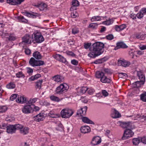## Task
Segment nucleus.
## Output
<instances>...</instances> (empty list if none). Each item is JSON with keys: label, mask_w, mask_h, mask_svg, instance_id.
I'll return each instance as SVG.
<instances>
[{"label": "nucleus", "mask_w": 146, "mask_h": 146, "mask_svg": "<svg viewBox=\"0 0 146 146\" xmlns=\"http://www.w3.org/2000/svg\"><path fill=\"white\" fill-rule=\"evenodd\" d=\"M104 46V44L101 42L94 43L90 48V52L88 54V56L91 58H95L100 55L103 52L102 49Z\"/></svg>", "instance_id": "obj_1"}, {"label": "nucleus", "mask_w": 146, "mask_h": 146, "mask_svg": "<svg viewBox=\"0 0 146 146\" xmlns=\"http://www.w3.org/2000/svg\"><path fill=\"white\" fill-rule=\"evenodd\" d=\"M69 86L66 84H61L56 89V92L57 94H62L67 91Z\"/></svg>", "instance_id": "obj_2"}, {"label": "nucleus", "mask_w": 146, "mask_h": 146, "mask_svg": "<svg viewBox=\"0 0 146 146\" xmlns=\"http://www.w3.org/2000/svg\"><path fill=\"white\" fill-rule=\"evenodd\" d=\"M73 113V111L71 109H64L61 111L60 114L62 118H67L71 116Z\"/></svg>", "instance_id": "obj_3"}, {"label": "nucleus", "mask_w": 146, "mask_h": 146, "mask_svg": "<svg viewBox=\"0 0 146 146\" xmlns=\"http://www.w3.org/2000/svg\"><path fill=\"white\" fill-rule=\"evenodd\" d=\"M130 128L126 129L124 131V133L121 139L125 140L133 136L134 133Z\"/></svg>", "instance_id": "obj_4"}, {"label": "nucleus", "mask_w": 146, "mask_h": 146, "mask_svg": "<svg viewBox=\"0 0 146 146\" xmlns=\"http://www.w3.org/2000/svg\"><path fill=\"white\" fill-rule=\"evenodd\" d=\"M44 62L43 61L36 60L33 57L31 58L29 61V64L33 67L42 66L44 64Z\"/></svg>", "instance_id": "obj_5"}, {"label": "nucleus", "mask_w": 146, "mask_h": 146, "mask_svg": "<svg viewBox=\"0 0 146 146\" xmlns=\"http://www.w3.org/2000/svg\"><path fill=\"white\" fill-rule=\"evenodd\" d=\"M34 36L35 40H33L32 42L34 43L35 42L40 43L44 40V38L40 33H37L34 34Z\"/></svg>", "instance_id": "obj_6"}, {"label": "nucleus", "mask_w": 146, "mask_h": 146, "mask_svg": "<svg viewBox=\"0 0 146 146\" xmlns=\"http://www.w3.org/2000/svg\"><path fill=\"white\" fill-rule=\"evenodd\" d=\"M120 126L123 128L133 129L135 128V126L130 121L121 122L120 124Z\"/></svg>", "instance_id": "obj_7"}, {"label": "nucleus", "mask_w": 146, "mask_h": 146, "mask_svg": "<svg viewBox=\"0 0 146 146\" xmlns=\"http://www.w3.org/2000/svg\"><path fill=\"white\" fill-rule=\"evenodd\" d=\"M33 107L31 105L28 104L25 106L23 108L22 111L25 114L32 113L33 111Z\"/></svg>", "instance_id": "obj_8"}, {"label": "nucleus", "mask_w": 146, "mask_h": 146, "mask_svg": "<svg viewBox=\"0 0 146 146\" xmlns=\"http://www.w3.org/2000/svg\"><path fill=\"white\" fill-rule=\"evenodd\" d=\"M101 139L99 136H96L93 137L91 143L93 145H97L101 142Z\"/></svg>", "instance_id": "obj_9"}, {"label": "nucleus", "mask_w": 146, "mask_h": 146, "mask_svg": "<svg viewBox=\"0 0 146 146\" xmlns=\"http://www.w3.org/2000/svg\"><path fill=\"white\" fill-rule=\"evenodd\" d=\"M87 109V106H84L83 108H81L80 110H78L77 112L76 116H82L84 115L86 113V112Z\"/></svg>", "instance_id": "obj_10"}, {"label": "nucleus", "mask_w": 146, "mask_h": 146, "mask_svg": "<svg viewBox=\"0 0 146 146\" xmlns=\"http://www.w3.org/2000/svg\"><path fill=\"white\" fill-rule=\"evenodd\" d=\"M130 64V63L129 62L127 61L124 59L122 60L119 59L118 61V65L123 67H125L128 66Z\"/></svg>", "instance_id": "obj_11"}, {"label": "nucleus", "mask_w": 146, "mask_h": 146, "mask_svg": "<svg viewBox=\"0 0 146 146\" xmlns=\"http://www.w3.org/2000/svg\"><path fill=\"white\" fill-rule=\"evenodd\" d=\"M53 57L56 60L60 62H62L63 63H65L66 62V59L63 56L60 54H56Z\"/></svg>", "instance_id": "obj_12"}, {"label": "nucleus", "mask_w": 146, "mask_h": 146, "mask_svg": "<svg viewBox=\"0 0 146 146\" xmlns=\"http://www.w3.org/2000/svg\"><path fill=\"white\" fill-rule=\"evenodd\" d=\"M80 130L82 133H86L90 132L91 129L89 126L85 125L82 127L80 128Z\"/></svg>", "instance_id": "obj_13"}, {"label": "nucleus", "mask_w": 146, "mask_h": 146, "mask_svg": "<svg viewBox=\"0 0 146 146\" xmlns=\"http://www.w3.org/2000/svg\"><path fill=\"white\" fill-rule=\"evenodd\" d=\"M16 102L20 103H27L26 100V98L23 96L18 95Z\"/></svg>", "instance_id": "obj_14"}, {"label": "nucleus", "mask_w": 146, "mask_h": 146, "mask_svg": "<svg viewBox=\"0 0 146 146\" xmlns=\"http://www.w3.org/2000/svg\"><path fill=\"white\" fill-rule=\"evenodd\" d=\"M30 38V35L28 34H26L22 38L23 41L22 43H29L31 44V41H29Z\"/></svg>", "instance_id": "obj_15"}, {"label": "nucleus", "mask_w": 146, "mask_h": 146, "mask_svg": "<svg viewBox=\"0 0 146 146\" xmlns=\"http://www.w3.org/2000/svg\"><path fill=\"white\" fill-rule=\"evenodd\" d=\"M14 125H9L7 126V131L8 133H13L15 131Z\"/></svg>", "instance_id": "obj_16"}, {"label": "nucleus", "mask_w": 146, "mask_h": 146, "mask_svg": "<svg viewBox=\"0 0 146 146\" xmlns=\"http://www.w3.org/2000/svg\"><path fill=\"white\" fill-rule=\"evenodd\" d=\"M127 47V46L123 42H120L117 43V46L114 49L116 50L120 48H125Z\"/></svg>", "instance_id": "obj_17"}, {"label": "nucleus", "mask_w": 146, "mask_h": 146, "mask_svg": "<svg viewBox=\"0 0 146 146\" xmlns=\"http://www.w3.org/2000/svg\"><path fill=\"white\" fill-rule=\"evenodd\" d=\"M43 115L40 113L34 117V119L36 121L39 122L43 120Z\"/></svg>", "instance_id": "obj_18"}, {"label": "nucleus", "mask_w": 146, "mask_h": 146, "mask_svg": "<svg viewBox=\"0 0 146 146\" xmlns=\"http://www.w3.org/2000/svg\"><path fill=\"white\" fill-rule=\"evenodd\" d=\"M115 29L116 31H120L125 29L126 26L125 24H122L120 25H115Z\"/></svg>", "instance_id": "obj_19"}, {"label": "nucleus", "mask_w": 146, "mask_h": 146, "mask_svg": "<svg viewBox=\"0 0 146 146\" xmlns=\"http://www.w3.org/2000/svg\"><path fill=\"white\" fill-rule=\"evenodd\" d=\"M137 74L140 80L145 82V76L142 73L141 71H137Z\"/></svg>", "instance_id": "obj_20"}, {"label": "nucleus", "mask_w": 146, "mask_h": 146, "mask_svg": "<svg viewBox=\"0 0 146 146\" xmlns=\"http://www.w3.org/2000/svg\"><path fill=\"white\" fill-rule=\"evenodd\" d=\"M134 120H140L143 119V121H146V116L144 115L141 116L139 114H137L134 117Z\"/></svg>", "instance_id": "obj_21"}, {"label": "nucleus", "mask_w": 146, "mask_h": 146, "mask_svg": "<svg viewBox=\"0 0 146 146\" xmlns=\"http://www.w3.org/2000/svg\"><path fill=\"white\" fill-rule=\"evenodd\" d=\"M33 56L35 59L37 60L41 59L42 58V56L37 51L34 52L33 54Z\"/></svg>", "instance_id": "obj_22"}, {"label": "nucleus", "mask_w": 146, "mask_h": 146, "mask_svg": "<svg viewBox=\"0 0 146 146\" xmlns=\"http://www.w3.org/2000/svg\"><path fill=\"white\" fill-rule=\"evenodd\" d=\"M72 6L70 8L71 11L74 10V7L78 6L79 5V3L77 0H73L72 1Z\"/></svg>", "instance_id": "obj_23"}, {"label": "nucleus", "mask_w": 146, "mask_h": 146, "mask_svg": "<svg viewBox=\"0 0 146 146\" xmlns=\"http://www.w3.org/2000/svg\"><path fill=\"white\" fill-rule=\"evenodd\" d=\"M145 82L143 81L140 80L137 81L133 83L134 87H140L141 85L144 84Z\"/></svg>", "instance_id": "obj_24"}, {"label": "nucleus", "mask_w": 146, "mask_h": 146, "mask_svg": "<svg viewBox=\"0 0 146 146\" xmlns=\"http://www.w3.org/2000/svg\"><path fill=\"white\" fill-rule=\"evenodd\" d=\"M82 121L84 123L90 124H94V123L91 120L89 119L88 117H82Z\"/></svg>", "instance_id": "obj_25"}, {"label": "nucleus", "mask_w": 146, "mask_h": 146, "mask_svg": "<svg viewBox=\"0 0 146 146\" xmlns=\"http://www.w3.org/2000/svg\"><path fill=\"white\" fill-rule=\"evenodd\" d=\"M53 79L56 82H59L61 81L63 79V77L59 75L55 76L53 77Z\"/></svg>", "instance_id": "obj_26"}, {"label": "nucleus", "mask_w": 146, "mask_h": 146, "mask_svg": "<svg viewBox=\"0 0 146 146\" xmlns=\"http://www.w3.org/2000/svg\"><path fill=\"white\" fill-rule=\"evenodd\" d=\"M141 137H138L137 138H134L133 139V145H137L141 141Z\"/></svg>", "instance_id": "obj_27"}, {"label": "nucleus", "mask_w": 146, "mask_h": 146, "mask_svg": "<svg viewBox=\"0 0 146 146\" xmlns=\"http://www.w3.org/2000/svg\"><path fill=\"white\" fill-rule=\"evenodd\" d=\"M146 35L144 34H143L141 33L137 34L135 35L136 37L140 40L144 39Z\"/></svg>", "instance_id": "obj_28"}, {"label": "nucleus", "mask_w": 146, "mask_h": 146, "mask_svg": "<svg viewBox=\"0 0 146 146\" xmlns=\"http://www.w3.org/2000/svg\"><path fill=\"white\" fill-rule=\"evenodd\" d=\"M101 82L103 83H109L110 82V80L108 78L106 77L104 75L100 79Z\"/></svg>", "instance_id": "obj_29"}, {"label": "nucleus", "mask_w": 146, "mask_h": 146, "mask_svg": "<svg viewBox=\"0 0 146 146\" xmlns=\"http://www.w3.org/2000/svg\"><path fill=\"white\" fill-rule=\"evenodd\" d=\"M22 13L24 15L29 17H32L33 18H35L36 15H35L34 13H30L27 12H22Z\"/></svg>", "instance_id": "obj_30"}, {"label": "nucleus", "mask_w": 146, "mask_h": 146, "mask_svg": "<svg viewBox=\"0 0 146 146\" xmlns=\"http://www.w3.org/2000/svg\"><path fill=\"white\" fill-rule=\"evenodd\" d=\"M44 3H41L38 5H35V6L38 8L40 11H42L44 10L45 8Z\"/></svg>", "instance_id": "obj_31"}, {"label": "nucleus", "mask_w": 146, "mask_h": 146, "mask_svg": "<svg viewBox=\"0 0 146 146\" xmlns=\"http://www.w3.org/2000/svg\"><path fill=\"white\" fill-rule=\"evenodd\" d=\"M106 60V58H103L95 61L94 63L96 64H100L103 63Z\"/></svg>", "instance_id": "obj_32"}, {"label": "nucleus", "mask_w": 146, "mask_h": 146, "mask_svg": "<svg viewBox=\"0 0 146 146\" xmlns=\"http://www.w3.org/2000/svg\"><path fill=\"white\" fill-rule=\"evenodd\" d=\"M41 77V75L40 74H37L34 76H33L29 78V80L30 81H34L35 80L38 79L39 78Z\"/></svg>", "instance_id": "obj_33"}, {"label": "nucleus", "mask_w": 146, "mask_h": 146, "mask_svg": "<svg viewBox=\"0 0 146 146\" xmlns=\"http://www.w3.org/2000/svg\"><path fill=\"white\" fill-rule=\"evenodd\" d=\"M59 116V115L54 114L53 112L50 111L48 113V117H49L57 118Z\"/></svg>", "instance_id": "obj_34"}, {"label": "nucleus", "mask_w": 146, "mask_h": 146, "mask_svg": "<svg viewBox=\"0 0 146 146\" xmlns=\"http://www.w3.org/2000/svg\"><path fill=\"white\" fill-rule=\"evenodd\" d=\"M29 129L28 127H25L22 128L20 130V133L23 135H25L28 133L29 132Z\"/></svg>", "instance_id": "obj_35"}, {"label": "nucleus", "mask_w": 146, "mask_h": 146, "mask_svg": "<svg viewBox=\"0 0 146 146\" xmlns=\"http://www.w3.org/2000/svg\"><path fill=\"white\" fill-rule=\"evenodd\" d=\"M104 75V74L102 72L98 71L96 72V76L97 78H101Z\"/></svg>", "instance_id": "obj_36"}, {"label": "nucleus", "mask_w": 146, "mask_h": 146, "mask_svg": "<svg viewBox=\"0 0 146 146\" xmlns=\"http://www.w3.org/2000/svg\"><path fill=\"white\" fill-rule=\"evenodd\" d=\"M37 98L30 99L29 101H27V104L30 105L33 104L35 103L37 101Z\"/></svg>", "instance_id": "obj_37"}, {"label": "nucleus", "mask_w": 146, "mask_h": 146, "mask_svg": "<svg viewBox=\"0 0 146 146\" xmlns=\"http://www.w3.org/2000/svg\"><path fill=\"white\" fill-rule=\"evenodd\" d=\"M140 99L143 101L146 102V92L143 93L140 95Z\"/></svg>", "instance_id": "obj_38"}, {"label": "nucleus", "mask_w": 146, "mask_h": 146, "mask_svg": "<svg viewBox=\"0 0 146 146\" xmlns=\"http://www.w3.org/2000/svg\"><path fill=\"white\" fill-rule=\"evenodd\" d=\"M15 86V84L14 83L12 82L10 83L6 86L7 88L8 89H13L14 88Z\"/></svg>", "instance_id": "obj_39"}, {"label": "nucleus", "mask_w": 146, "mask_h": 146, "mask_svg": "<svg viewBox=\"0 0 146 146\" xmlns=\"http://www.w3.org/2000/svg\"><path fill=\"white\" fill-rule=\"evenodd\" d=\"M101 20V18L100 16H96L93 17L91 19L92 22L94 21H100Z\"/></svg>", "instance_id": "obj_40"}, {"label": "nucleus", "mask_w": 146, "mask_h": 146, "mask_svg": "<svg viewBox=\"0 0 146 146\" xmlns=\"http://www.w3.org/2000/svg\"><path fill=\"white\" fill-rule=\"evenodd\" d=\"M42 82V80H38L36 83V88H40V86Z\"/></svg>", "instance_id": "obj_41"}, {"label": "nucleus", "mask_w": 146, "mask_h": 146, "mask_svg": "<svg viewBox=\"0 0 146 146\" xmlns=\"http://www.w3.org/2000/svg\"><path fill=\"white\" fill-rule=\"evenodd\" d=\"M114 113L115 115V116H112V117L113 118H118L121 116V115L119 112L115 109H114Z\"/></svg>", "instance_id": "obj_42"}, {"label": "nucleus", "mask_w": 146, "mask_h": 146, "mask_svg": "<svg viewBox=\"0 0 146 146\" xmlns=\"http://www.w3.org/2000/svg\"><path fill=\"white\" fill-rule=\"evenodd\" d=\"M18 19L20 21L26 23L27 22V20L24 18L22 16H20L18 17Z\"/></svg>", "instance_id": "obj_43"}, {"label": "nucleus", "mask_w": 146, "mask_h": 146, "mask_svg": "<svg viewBox=\"0 0 146 146\" xmlns=\"http://www.w3.org/2000/svg\"><path fill=\"white\" fill-rule=\"evenodd\" d=\"M14 125L15 127V130L16 129H20V130L23 128V126L22 125L19 124Z\"/></svg>", "instance_id": "obj_44"}, {"label": "nucleus", "mask_w": 146, "mask_h": 146, "mask_svg": "<svg viewBox=\"0 0 146 146\" xmlns=\"http://www.w3.org/2000/svg\"><path fill=\"white\" fill-rule=\"evenodd\" d=\"M98 27V25L96 23H91L88 26L89 28H91L93 29H95Z\"/></svg>", "instance_id": "obj_45"}, {"label": "nucleus", "mask_w": 146, "mask_h": 146, "mask_svg": "<svg viewBox=\"0 0 146 146\" xmlns=\"http://www.w3.org/2000/svg\"><path fill=\"white\" fill-rule=\"evenodd\" d=\"M7 2L10 4L15 5H17V3L16 1L15 0H7Z\"/></svg>", "instance_id": "obj_46"}, {"label": "nucleus", "mask_w": 146, "mask_h": 146, "mask_svg": "<svg viewBox=\"0 0 146 146\" xmlns=\"http://www.w3.org/2000/svg\"><path fill=\"white\" fill-rule=\"evenodd\" d=\"M16 75L17 77L19 78L21 77L24 78L25 77L24 75L23 74L22 72H19L18 73L16 74Z\"/></svg>", "instance_id": "obj_47"}, {"label": "nucleus", "mask_w": 146, "mask_h": 146, "mask_svg": "<svg viewBox=\"0 0 146 146\" xmlns=\"http://www.w3.org/2000/svg\"><path fill=\"white\" fill-rule=\"evenodd\" d=\"M144 14H143V13L141 12V11L140 10L137 14L136 15L137 17L139 19H141L142 18Z\"/></svg>", "instance_id": "obj_48"}, {"label": "nucleus", "mask_w": 146, "mask_h": 146, "mask_svg": "<svg viewBox=\"0 0 146 146\" xmlns=\"http://www.w3.org/2000/svg\"><path fill=\"white\" fill-rule=\"evenodd\" d=\"M88 90V88L86 87H82L81 88L80 92L82 94H84Z\"/></svg>", "instance_id": "obj_49"}, {"label": "nucleus", "mask_w": 146, "mask_h": 146, "mask_svg": "<svg viewBox=\"0 0 146 146\" xmlns=\"http://www.w3.org/2000/svg\"><path fill=\"white\" fill-rule=\"evenodd\" d=\"M7 109V108L5 106L0 107V113L5 112Z\"/></svg>", "instance_id": "obj_50"}, {"label": "nucleus", "mask_w": 146, "mask_h": 146, "mask_svg": "<svg viewBox=\"0 0 146 146\" xmlns=\"http://www.w3.org/2000/svg\"><path fill=\"white\" fill-rule=\"evenodd\" d=\"M50 98L52 100L57 102H59L60 100L58 98L54 96H51Z\"/></svg>", "instance_id": "obj_51"}, {"label": "nucleus", "mask_w": 146, "mask_h": 146, "mask_svg": "<svg viewBox=\"0 0 146 146\" xmlns=\"http://www.w3.org/2000/svg\"><path fill=\"white\" fill-rule=\"evenodd\" d=\"M7 38H8L9 40H14L15 39V37L12 34L9 35V37H7Z\"/></svg>", "instance_id": "obj_52"}, {"label": "nucleus", "mask_w": 146, "mask_h": 146, "mask_svg": "<svg viewBox=\"0 0 146 146\" xmlns=\"http://www.w3.org/2000/svg\"><path fill=\"white\" fill-rule=\"evenodd\" d=\"M31 106L33 107V111H37L39 110L40 108L36 106L34 104H31Z\"/></svg>", "instance_id": "obj_53"}, {"label": "nucleus", "mask_w": 146, "mask_h": 146, "mask_svg": "<svg viewBox=\"0 0 146 146\" xmlns=\"http://www.w3.org/2000/svg\"><path fill=\"white\" fill-rule=\"evenodd\" d=\"M106 39L109 40H111L113 38V36L112 34H109L106 36Z\"/></svg>", "instance_id": "obj_54"}, {"label": "nucleus", "mask_w": 146, "mask_h": 146, "mask_svg": "<svg viewBox=\"0 0 146 146\" xmlns=\"http://www.w3.org/2000/svg\"><path fill=\"white\" fill-rule=\"evenodd\" d=\"M17 94H13L10 97V100L13 101L17 97Z\"/></svg>", "instance_id": "obj_55"}, {"label": "nucleus", "mask_w": 146, "mask_h": 146, "mask_svg": "<svg viewBox=\"0 0 146 146\" xmlns=\"http://www.w3.org/2000/svg\"><path fill=\"white\" fill-rule=\"evenodd\" d=\"M0 35H1L3 38L5 36H7L6 37L7 38V36H9V35L7 33H4L1 31H0Z\"/></svg>", "instance_id": "obj_56"}, {"label": "nucleus", "mask_w": 146, "mask_h": 146, "mask_svg": "<svg viewBox=\"0 0 146 146\" xmlns=\"http://www.w3.org/2000/svg\"><path fill=\"white\" fill-rule=\"evenodd\" d=\"M119 76L121 78H126L127 77V75L125 73H119Z\"/></svg>", "instance_id": "obj_57"}, {"label": "nucleus", "mask_w": 146, "mask_h": 146, "mask_svg": "<svg viewBox=\"0 0 146 146\" xmlns=\"http://www.w3.org/2000/svg\"><path fill=\"white\" fill-rule=\"evenodd\" d=\"M141 141L143 143L146 144V135L141 137Z\"/></svg>", "instance_id": "obj_58"}, {"label": "nucleus", "mask_w": 146, "mask_h": 146, "mask_svg": "<svg viewBox=\"0 0 146 146\" xmlns=\"http://www.w3.org/2000/svg\"><path fill=\"white\" fill-rule=\"evenodd\" d=\"M54 30L53 29H48L47 30V32L46 33H48V34L50 33V35L51 33H53L54 32Z\"/></svg>", "instance_id": "obj_59"}, {"label": "nucleus", "mask_w": 146, "mask_h": 146, "mask_svg": "<svg viewBox=\"0 0 146 146\" xmlns=\"http://www.w3.org/2000/svg\"><path fill=\"white\" fill-rule=\"evenodd\" d=\"M71 63L74 65H76L78 64V62L75 59H73L71 61Z\"/></svg>", "instance_id": "obj_60"}, {"label": "nucleus", "mask_w": 146, "mask_h": 146, "mask_svg": "<svg viewBox=\"0 0 146 146\" xmlns=\"http://www.w3.org/2000/svg\"><path fill=\"white\" fill-rule=\"evenodd\" d=\"M87 90L88 93L90 95H91L94 92V90L90 88L88 89V90Z\"/></svg>", "instance_id": "obj_61"}, {"label": "nucleus", "mask_w": 146, "mask_h": 146, "mask_svg": "<svg viewBox=\"0 0 146 146\" xmlns=\"http://www.w3.org/2000/svg\"><path fill=\"white\" fill-rule=\"evenodd\" d=\"M103 71L105 73L107 74H110L111 73V72L110 70L108 68H105L104 69Z\"/></svg>", "instance_id": "obj_62"}, {"label": "nucleus", "mask_w": 146, "mask_h": 146, "mask_svg": "<svg viewBox=\"0 0 146 146\" xmlns=\"http://www.w3.org/2000/svg\"><path fill=\"white\" fill-rule=\"evenodd\" d=\"M25 52L26 54L29 55L31 53V50L29 49H25Z\"/></svg>", "instance_id": "obj_63"}, {"label": "nucleus", "mask_w": 146, "mask_h": 146, "mask_svg": "<svg viewBox=\"0 0 146 146\" xmlns=\"http://www.w3.org/2000/svg\"><path fill=\"white\" fill-rule=\"evenodd\" d=\"M91 45V43H87L85 44L84 45V48L86 49H88L89 48Z\"/></svg>", "instance_id": "obj_64"}]
</instances>
